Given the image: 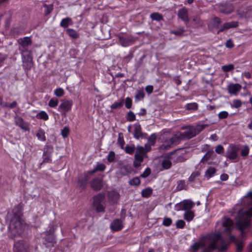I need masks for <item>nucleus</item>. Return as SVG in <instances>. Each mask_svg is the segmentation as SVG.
<instances>
[{
  "label": "nucleus",
  "mask_w": 252,
  "mask_h": 252,
  "mask_svg": "<svg viewBox=\"0 0 252 252\" xmlns=\"http://www.w3.org/2000/svg\"><path fill=\"white\" fill-rule=\"evenodd\" d=\"M134 129L133 136L134 138L138 139L142 135L141 127L139 124L135 123L132 125Z\"/></svg>",
  "instance_id": "aec40b11"
},
{
  "label": "nucleus",
  "mask_w": 252,
  "mask_h": 252,
  "mask_svg": "<svg viewBox=\"0 0 252 252\" xmlns=\"http://www.w3.org/2000/svg\"><path fill=\"white\" fill-rule=\"evenodd\" d=\"M151 173V170L150 168H146L143 173L141 175V176L143 178L147 177Z\"/></svg>",
  "instance_id": "603ef678"
},
{
  "label": "nucleus",
  "mask_w": 252,
  "mask_h": 252,
  "mask_svg": "<svg viewBox=\"0 0 252 252\" xmlns=\"http://www.w3.org/2000/svg\"><path fill=\"white\" fill-rule=\"evenodd\" d=\"M213 156L214 151L213 150H209L204 156L201 160L203 161H206L210 158H212Z\"/></svg>",
  "instance_id": "7c9ffc66"
},
{
  "label": "nucleus",
  "mask_w": 252,
  "mask_h": 252,
  "mask_svg": "<svg viewBox=\"0 0 252 252\" xmlns=\"http://www.w3.org/2000/svg\"><path fill=\"white\" fill-rule=\"evenodd\" d=\"M115 158V153L113 152H110L107 157L108 161L112 162L114 160Z\"/></svg>",
  "instance_id": "5fc2aeb1"
},
{
  "label": "nucleus",
  "mask_w": 252,
  "mask_h": 252,
  "mask_svg": "<svg viewBox=\"0 0 252 252\" xmlns=\"http://www.w3.org/2000/svg\"><path fill=\"white\" fill-rule=\"evenodd\" d=\"M184 32L185 30L184 28H180L178 30L172 32V33L176 35H182Z\"/></svg>",
  "instance_id": "13d9d810"
},
{
  "label": "nucleus",
  "mask_w": 252,
  "mask_h": 252,
  "mask_svg": "<svg viewBox=\"0 0 252 252\" xmlns=\"http://www.w3.org/2000/svg\"><path fill=\"white\" fill-rule=\"evenodd\" d=\"M64 90L61 88H57L54 92V94L58 97H61L64 94Z\"/></svg>",
  "instance_id": "e433bc0d"
},
{
  "label": "nucleus",
  "mask_w": 252,
  "mask_h": 252,
  "mask_svg": "<svg viewBox=\"0 0 252 252\" xmlns=\"http://www.w3.org/2000/svg\"><path fill=\"white\" fill-rule=\"evenodd\" d=\"M151 18L153 20L160 21L162 19V16L158 13H153L151 14Z\"/></svg>",
  "instance_id": "58836bf2"
},
{
  "label": "nucleus",
  "mask_w": 252,
  "mask_h": 252,
  "mask_svg": "<svg viewBox=\"0 0 252 252\" xmlns=\"http://www.w3.org/2000/svg\"><path fill=\"white\" fill-rule=\"evenodd\" d=\"M192 21L194 22V25L196 28L201 27L203 25L202 21L197 17H194Z\"/></svg>",
  "instance_id": "c9c22d12"
},
{
  "label": "nucleus",
  "mask_w": 252,
  "mask_h": 252,
  "mask_svg": "<svg viewBox=\"0 0 252 252\" xmlns=\"http://www.w3.org/2000/svg\"><path fill=\"white\" fill-rule=\"evenodd\" d=\"M238 26V23L237 22H231L224 23L222 27H221L220 30L218 31V33L220 32L232 28H235Z\"/></svg>",
  "instance_id": "4be33fe9"
},
{
  "label": "nucleus",
  "mask_w": 252,
  "mask_h": 252,
  "mask_svg": "<svg viewBox=\"0 0 252 252\" xmlns=\"http://www.w3.org/2000/svg\"><path fill=\"white\" fill-rule=\"evenodd\" d=\"M197 105L196 103H193L190 104H187L186 106V108L188 109H191L193 108H196Z\"/></svg>",
  "instance_id": "774afa93"
},
{
  "label": "nucleus",
  "mask_w": 252,
  "mask_h": 252,
  "mask_svg": "<svg viewBox=\"0 0 252 252\" xmlns=\"http://www.w3.org/2000/svg\"><path fill=\"white\" fill-rule=\"evenodd\" d=\"M172 221L171 219L168 218H166L164 219L162 223L164 226H168L171 225V224L172 223Z\"/></svg>",
  "instance_id": "8fccbe9b"
},
{
  "label": "nucleus",
  "mask_w": 252,
  "mask_h": 252,
  "mask_svg": "<svg viewBox=\"0 0 252 252\" xmlns=\"http://www.w3.org/2000/svg\"><path fill=\"white\" fill-rule=\"evenodd\" d=\"M25 59H23V66L27 69H30L32 66V59L29 58L27 61H25Z\"/></svg>",
  "instance_id": "bb28decb"
},
{
  "label": "nucleus",
  "mask_w": 252,
  "mask_h": 252,
  "mask_svg": "<svg viewBox=\"0 0 252 252\" xmlns=\"http://www.w3.org/2000/svg\"><path fill=\"white\" fill-rule=\"evenodd\" d=\"M36 136L38 140L44 141L46 140L45 132L43 130L39 129L36 133Z\"/></svg>",
  "instance_id": "473e14b6"
},
{
  "label": "nucleus",
  "mask_w": 252,
  "mask_h": 252,
  "mask_svg": "<svg viewBox=\"0 0 252 252\" xmlns=\"http://www.w3.org/2000/svg\"><path fill=\"white\" fill-rule=\"evenodd\" d=\"M14 252H27V246L23 243H17L14 245Z\"/></svg>",
  "instance_id": "412c9836"
},
{
  "label": "nucleus",
  "mask_w": 252,
  "mask_h": 252,
  "mask_svg": "<svg viewBox=\"0 0 252 252\" xmlns=\"http://www.w3.org/2000/svg\"><path fill=\"white\" fill-rule=\"evenodd\" d=\"M104 199V195L102 194H99L94 197V204L97 211L102 212L104 210V207L101 204Z\"/></svg>",
  "instance_id": "9b49d317"
},
{
  "label": "nucleus",
  "mask_w": 252,
  "mask_h": 252,
  "mask_svg": "<svg viewBox=\"0 0 252 252\" xmlns=\"http://www.w3.org/2000/svg\"><path fill=\"white\" fill-rule=\"evenodd\" d=\"M220 23V18L215 17L212 19L210 24H209V27H218Z\"/></svg>",
  "instance_id": "cd10ccee"
},
{
  "label": "nucleus",
  "mask_w": 252,
  "mask_h": 252,
  "mask_svg": "<svg viewBox=\"0 0 252 252\" xmlns=\"http://www.w3.org/2000/svg\"><path fill=\"white\" fill-rule=\"evenodd\" d=\"M178 16L179 18L182 19L186 24L189 23V18L187 9L183 8L180 9L178 12Z\"/></svg>",
  "instance_id": "f8f14e48"
},
{
  "label": "nucleus",
  "mask_w": 252,
  "mask_h": 252,
  "mask_svg": "<svg viewBox=\"0 0 252 252\" xmlns=\"http://www.w3.org/2000/svg\"><path fill=\"white\" fill-rule=\"evenodd\" d=\"M125 106L126 108L129 109L132 106V99L127 97L125 99Z\"/></svg>",
  "instance_id": "de8ad7c7"
},
{
  "label": "nucleus",
  "mask_w": 252,
  "mask_h": 252,
  "mask_svg": "<svg viewBox=\"0 0 252 252\" xmlns=\"http://www.w3.org/2000/svg\"><path fill=\"white\" fill-rule=\"evenodd\" d=\"M241 89V86L239 84H230L227 86L228 93L232 95H237Z\"/></svg>",
  "instance_id": "2eb2a0df"
},
{
  "label": "nucleus",
  "mask_w": 252,
  "mask_h": 252,
  "mask_svg": "<svg viewBox=\"0 0 252 252\" xmlns=\"http://www.w3.org/2000/svg\"><path fill=\"white\" fill-rule=\"evenodd\" d=\"M234 68V66L232 64L224 65L222 66V70L224 72H228Z\"/></svg>",
  "instance_id": "49530a36"
},
{
  "label": "nucleus",
  "mask_w": 252,
  "mask_h": 252,
  "mask_svg": "<svg viewBox=\"0 0 252 252\" xmlns=\"http://www.w3.org/2000/svg\"><path fill=\"white\" fill-rule=\"evenodd\" d=\"M243 203L244 206L239 210L236 219V226L241 231L249 226L252 216V191L248 193L243 198Z\"/></svg>",
  "instance_id": "f03ea898"
},
{
  "label": "nucleus",
  "mask_w": 252,
  "mask_h": 252,
  "mask_svg": "<svg viewBox=\"0 0 252 252\" xmlns=\"http://www.w3.org/2000/svg\"><path fill=\"white\" fill-rule=\"evenodd\" d=\"M66 32L70 37L73 38H77L78 37L79 35L78 33L73 29H68L66 30Z\"/></svg>",
  "instance_id": "2f4dec72"
},
{
  "label": "nucleus",
  "mask_w": 252,
  "mask_h": 252,
  "mask_svg": "<svg viewBox=\"0 0 252 252\" xmlns=\"http://www.w3.org/2000/svg\"><path fill=\"white\" fill-rule=\"evenodd\" d=\"M249 153V148L248 146H245L241 150V155L243 157H246Z\"/></svg>",
  "instance_id": "a18cd8bd"
},
{
  "label": "nucleus",
  "mask_w": 252,
  "mask_h": 252,
  "mask_svg": "<svg viewBox=\"0 0 252 252\" xmlns=\"http://www.w3.org/2000/svg\"><path fill=\"white\" fill-rule=\"evenodd\" d=\"M73 102L70 100H64L62 101L58 107V111L62 114H65L71 110Z\"/></svg>",
  "instance_id": "9d476101"
},
{
  "label": "nucleus",
  "mask_w": 252,
  "mask_h": 252,
  "mask_svg": "<svg viewBox=\"0 0 252 252\" xmlns=\"http://www.w3.org/2000/svg\"><path fill=\"white\" fill-rule=\"evenodd\" d=\"M215 152L219 154H223L224 152V148L221 145H219L216 147Z\"/></svg>",
  "instance_id": "3c124183"
},
{
  "label": "nucleus",
  "mask_w": 252,
  "mask_h": 252,
  "mask_svg": "<svg viewBox=\"0 0 252 252\" xmlns=\"http://www.w3.org/2000/svg\"><path fill=\"white\" fill-rule=\"evenodd\" d=\"M105 168L106 166L104 164L102 163L97 164L95 168L85 173V178L83 181H80V180L78 181V186L80 187V188H84L87 184V181L88 180L87 177L88 176L93 174L97 171H103L105 170Z\"/></svg>",
  "instance_id": "0eeeda50"
},
{
  "label": "nucleus",
  "mask_w": 252,
  "mask_h": 252,
  "mask_svg": "<svg viewBox=\"0 0 252 252\" xmlns=\"http://www.w3.org/2000/svg\"><path fill=\"white\" fill-rule=\"evenodd\" d=\"M125 151L127 153L131 154L133 153V152L134 151V147L126 146L125 148Z\"/></svg>",
  "instance_id": "052dcab7"
},
{
  "label": "nucleus",
  "mask_w": 252,
  "mask_h": 252,
  "mask_svg": "<svg viewBox=\"0 0 252 252\" xmlns=\"http://www.w3.org/2000/svg\"><path fill=\"white\" fill-rule=\"evenodd\" d=\"M216 169L213 167H209L205 171V176L208 179H209L214 176L216 173Z\"/></svg>",
  "instance_id": "a878e982"
},
{
  "label": "nucleus",
  "mask_w": 252,
  "mask_h": 252,
  "mask_svg": "<svg viewBox=\"0 0 252 252\" xmlns=\"http://www.w3.org/2000/svg\"><path fill=\"white\" fill-rule=\"evenodd\" d=\"M238 151L239 148L237 146L231 144L227 149L226 157L230 159H233L236 161L239 158L238 155Z\"/></svg>",
  "instance_id": "1a4fd4ad"
},
{
  "label": "nucleus",
  "mask_w": 252,
  "mask_h": 252,
  "mask_svg": "<svg viewBox=\"0 0 252 252\" xmlns=\"http://www.w3.org/2000/svg\"><path fill=\"white\" fill-rule=\"evenodd\" d=\"M119 41L121 45L126 47L133 43V40L129 37H120Z\"/></svg>",
  "instance_id": "5701e85b"
},
{
  "label": "nucleus",
  "mask_w": 252,
  "mask_h": 252,
  "mask_svg": "<svg viewBox=\"0 0 252 252\" xmlns=\"http://www.w3.org/2000/svg\"><path fill=\"white\" fill-rule=\"evenodd\" d=\"M194 217V213L192 211H186L184 214V218L187 221H191Z\"/></svg>",
  "instance_id": "393cba45"
},
{
  "label": "nucleus",
  "mask_w": 252,
  "mask_h": 252,
  "mask_svg": "<svg viewBox=\"0 0 252 252\" xmlns=\"http://www.w3.org/2000/svg\"><path fill=\"white\" fill-rule=\"evenodd\" d=\"M130 186H138L140 184V180L138 177H134L128 182Z\"/></svg>",
  "instance_id": "72a5a7b5"
},
{
  "label": "nucleus",
  "mask_w": 252,
  "mask_h": 252,
  "mask_svg": "<svg viewBox=\"0 0 252 252\" xmlns=\"http://www.w3.org/2000/svg\"><path fill=\"white\" fill-rule=\"evenodd\" d=\"M233 11V8L231 5L228 6L227 8L223 10V12L228 14Z\"/></svg>",
  "instance_id": "e2e57ef3"
},
{
  "label": "nucleus",
  "mask_w": 252,
  "mask_h": 252,
  "mask_svg": "<svg viewBox=\"0 0 252 252\" xmlns=\"http://www.w3.org/2000/svg\"><path fill=\"white\" fill-rule=\"evenodd\" d=\"M102 187V181L100 179L95 178L91 183V187L94 190H98Z\"/></svg>",
  "instance_id": "6ab92c4d"
},
{
  "label": "nucleus",
  "mask_w": 252,
  "mask_h": 252,
  "mask_svg": "<svg viewBox=\"0 0 252 252\" xmlns=\"http://www.w3.org/2000/svg\"><path fill=\"white\" fill-rule=\"evenodd\" d=\"M9 227L13 233L20 234L23 232L25 224L19 217H14L10 222Z\"/></svg>",
  "instance_id": "20e7f679"
},
{
  "label": "nucleus",
  "mask_w": 252,
  "mask_h": 252,
  "mask_svg": "<svg viewBox=\"0 0 252 252\" xmlns=\"http://www.w3.org/2000/svg\"><path fill=\"white\" fill-rule=\"evenodd\" d=\"M48 242L51 243V245H53L54 243L55 242V237L53 234H51L49 235V238L47 240Z\"/></svg>",
  "instance_id": "680f3d73"
},
{
  "label": "nucleus",
  "mask_w": 252,
  "mask_h": 252,
  "mask_svg": "<svg viewBox=\"0 0 252 252\" xmlns=\"http://www.w3.org/2000/svg\"><path fill=\"white\" fill-rule=\"evenodd\" d=\"M216 227L220 232L229 233L233 229L234 226L230 219L223 218L217 222Z\"/></svg>",
  "instance_id": "7ed1b4c3"
},
{
  "label": "nucleus",
  "mask_w": 252,
  "mask_h": 252,
  "mask_svg": "<svg viewBox=\"0 0 252 252\" xmlns=\"http://www.w3.org/2000/svg\"><path fill=\"white\" fill-rule=\"evenodd\" d=\"M126 119L127 121L132 122L135 120V115L134 113L131 111H129L127 114Z\"/></svg>",
  "instance_id": "79ce46f5"
},
{
  "label": "nucleus",
  "mask_w": 252,
  "mask_h": 252,
  "mask_svg": "<svg viewBox=\"0 0 252 252\" xmlns=\"http://www.w3.org/2000/svg\"><path fill=\"white\" fill-rule=\"evenodd\" d=\"M194 205V202L190 199L184 200L183 201L176 204L175 209L177 211H189Z\"/></svg>",
  "instance_id": "6e6552de"
},
{
  "label": "nucleus",
  "mask_w": 252,
  "mask_h": 252,
  "mask_svg": "<svg viewBox=\"0 0 252 252\" xmlns=\"http://www.w3.org/2000/svg\"><path fill=\"white\" fill-rule=\"evenodd\" d=\"M15 122L16 124L25 130L29 129V126L27 123L25 122L23 119L19 117L15 118Z\"/></svg>",
  "instance_id": "a211bd4d"
},
{
  "label": "nucleus",
  "mask_w": 252,
  "mask_h": 252,
  "mask_svg": "<svg viewBox=\"0 0 252 252\" xmlns=\"http://www.w3.org/2000/svg\"><path fill=\"white\" fill-rule=\"evenodd\" d=\"M205 127V126L204 125H200L194 127L195 131L196 132V134L201 131Z\"/></svg>",
  "instance_id": "6e6d98bb"
},
{
  "label": "nucleus",
  "mask_w": 252,
  "mask_h": 252,
  "mask_svg": "<svg viewBox=\"0 0 252 252\" xmlns=\"http://www.w3.org/2000/svg\"><path fill=\"white\" fill-rule=\"evenodd\" d=\"M162 165L164 169H168L171 166V162L169 159H165L163 160Z\"/></svg>",
  "instance_id": "f704fd0d"
},
{
  "label": "nucleus",
  "mask_w": 252,
  "mask_h": 252,
  "mask_svg": "<svg viewBox=\"0 0 252 252\" xmlns=\"http://www.w3.org/2000/svg\"><path fill=\"white\" fill-rule=\"evenodd\" d=\"M145 89L147 93L150 94L152 93L153 91V87L151 85H149L146 87Z\"/></svg>",
  "instance_id": "69168bd1"
},
{
  "label": "nucleus",
  "mask_w": 252,
  "mask_h": 252,
  "mask_svg": "<svg viewBox=\"0 0 252 252\" xmlns=\"http://www.w3.org/2000/svg\"><path fill=\"white\" fill-rule=\"evenodd\" d=\"M123 104V100L121 101L120 102H115L111 105L110 108H111V109H115L122 107Z\"/></svg>",
  "instance_id": "37998d69"
},
{
  "label": "nucleus",
  "mask_w": 252,
  "mask_h": 252,
  "mask_svg": "<svg viewBox=\"0 0 252 252\" xmlns=\"http://www.w3.org/2000/svg\"><path fill=\"white\" fill-rule=\"evenodd\" d=\"M124 227L122 221L119 219L114 220L110 224V228L112 231H118Z\"/></svg>",
  "instance_id": "4468645a"
},
{
  "label": "nucleus",
  "mask_w": 252,
  "mask_h": 252,
  "mask_svg": "<svg viewBox=\"0 0 252 252\" xmlns=\"http://www.w3.org/2000/svg\"><path fill=\"white\" fill-rule=\"evenodd\" d=\"M185 222L182 220H178L176 223V227L178 228H183L185 226Z\"/></svg>",
  "instance_id": "c03bdc74"
},
{
  "label": "nucleus",
  "mask_w": 252,
  "mask_h": 252,
  "mask_svg": "<svg viewBox=\"0 0 252 252\" xmlns=\"http://www.w3.org/2000/svg\"><path fill=\"white\" fill-rule=\"evenodd\" d=\"M157 139V135L155 133H153L148 138V143L145 145V150L146 152H149L151 150V146L155 144Z\"/></svg>",
  "instance_id": "f3484780"
},
{
  "label": "nucleus",
  "mask_w": 252,
  "mask_h": 252,
  "mask_svg": "<svg viewBox=\"0 0 252 252\" xmlns=\"http://www.w3.org/2000/svg\"><path fill=\"white\" fill-rule=\"evenodd\" d=\"M118 142L119 143V144L121 145V147L123 148V146L125 144L124 140L122 137H121L120 136L119 137L118 139Z\"/></svg>",
  "instance_id": "338daca9"
},
{
  "label": "nucleus",
  "mask_w": 252,
  "mask_h": 252,
  "mask_svg": "<svg viewBox=\"0 0 252 252\" xmlns=\"http://www.w3.org/2000/svg\"><path fill=\"white\" fill-rule=\"evenodd\" d=\"M199 174L198 172H195L192 173L191 174V175H190V176L189 177V181L190 182L193 181L195 178L197 177L199 175Z\"/></svg>",
  "instance_id": "bf43d9fd"
},
{
  "label": "nucleus",
  "mask_w": 252,
  "mask_h": 252,
  "mask_svg": "<svg viewBox=\"0 0 252 252\" xmlns=\"http://www.w3.org/2000/svg\"><path fill=\"white\" fill-rule=\"evenodd\" d=\"M208 244L209 245L208 248L209 251L216 249L220 252L225 250L227 246L221 237L220 234L218 233L202 238L198 242L194 243L191 247V249L194 251H196Z\"/></svg>",
  "instance_id": "f257e3e1"
},
{
  "label": "nucleus",
  "mask_w": 252,
  "mask_h": 252,
  "mask_svg": "<svg viewBox=\"0 0 252 252\" xmlns=\"http://www.w3.org/2000/svg\"><path fill=\"white\" fill-rule=\"evenodd\" d=\"M228 115V113L226 111H221L219 113L218 116L220 119H224L226 118Z\"/></svg>",
  "instance_id": "864d4df0"
},
{
  "label": "nucleus",
  "mask_w": 252,
  "mask_h": 252,
  "mask_svg": "<svg viewBox=\"0 0 252 252\" xmlns=\"http://www.w3.org/2000/svg\"><path fill=\"white\" fill-rule=\"evenodd\" d=\"M18 43L23 47L28 46L31 44L32 41L29 37H25L23 38H20L18 40Z\"/></svg>",
  "instance_id": "b1692460"
},
{
  "label": "nucleus",
  "mask_w": 252,
  "mask_h": 252,
  "mask_svg": "<svg viewBox=\"0 0 252 252\" xmlns=\"http://www.w3.org/2000/svg\"><path fill=\"white\" fill-rule=\"evenodd\" d=\"M146 150L145 148L140 146H137L135 154V160L134 165L135 167H138L143 161V158L146 156Z\"/></svg>",
  "instance_id": "423d86ee"
},
{
  "label": "nucleus",
  "mask_w": 252,
  "mask_h": 252,
  "mask_svg": "<svg viewBox=\"0 0 252 252\" xmlns=\"http://www.w3.org/2000/svg\"><path fill=\"white\" fill-rule=\"evenodd\" d=\"M145 96V94L143 91H139L135 95V101H139Z\"/></svg>",
  "instance_id": "a19ab883"
},
{
  "label": "nucleus",
  "mask_w": 252,
  "mask_h": 252,
  "mask_svg": "<svg viewBox=\"0 0 252 252\" xmlns=\"http://www.w3.org/2000/svg\"><path fill=\"white\" fill-rule=\"evenodd\" d=\"M37 117L44 120H47L49 118L48 115L45 111H41L37 114Z\"/></svg>",
  "instance_id": "ea45409f"
},
{
  "label": "nucleus",
  "mask_w": 252,
  "mask_h": 252,
  "mask_svg": "<svg viewBox=\"0 0 252 252\" xmlns=\"http://www.w3.org/2000/svg\"><path fill=\"white\" fill-rule=\"evenodd\" d=\"M226 47L229 48H231L234 46V44L231 40H228L226 43Z\"/></svg>",
  "instance_id": "0e129e2a"
},
{
  "label": "nucleus",
  "mask_w": 252,
  "mask_h": 252,
  "mask_svg": "<svg viewBox=\"0 0 252 252\" xmlns=\"http://www.w3.org/2000/svg\"><path fill=\"white\" fill-rule=\"evenodd\" d=\"M152 191L150 188H146L142 190L141 195L143 197H148L152 194Z\"/></svg>",
  "instance_id": "c85d7f7f"
},
{
  "label": "nucleus",
  "mask_w": 252,
  "mask_h": 252,
  "mask_svg": "<svg viewBox=\"0 0 252 252\" xmlns=\"http://www.w3.org/2000/svg\"><path fill=\"white\" fill-rule=\"evenodd\" d=\"M108 201L111 204H116L119 200L120 194L115 191L112 190L108 193Z\"/></svg>",
  "instance_id": "ddd939ff"
},
{
  "label": "nucleus",
  "mask_w": 252,
  "mask_h": 252,
  "mask_svg": "<svg viewBox=\"0 0 252 252\" xmlns=\"http://www.w3.org/2000/svg\"><path fill=\"white\" fill-rule=\"evenodd\" d=\"M71 24V19L69 18H64L62 20L60 25L63 28H66Z\"/></svg>",
  "instance_id": "c756f323"
},
{
  "label": "nucleus",
  "mask_w": 252,
  "mask_h": 252,
  "mask_svg": "<svg viewBox=\"0 0 252 252\" xmlns=\"http://www.w3.org/2000/svg\"><path fill=\"white\" fill-rule=\"evenodd\" d=\"M58 103L59 100L58 99L52 98L49 101L48 105L51 107H55L58 105Z\"/></svg>",
  "instance_id": "4c0bfd02"
},
{
  "label": "nucleus",
  "mask_w": 252,
  "mask_h": 252,
  "mask_svg": "<svg viewBox=\"0 0 252 252\" xmlns=\"http://www.w3.org/2000/svg\"><path fill=\"white\" fill-rule=\"evenodd\" d=\"M69 128L67 127H64L61 132L63 138L66 137L69 134Z\"/></svg>",
  "instance_id": "09e8293b"
},
{
  "label": "nucleus",
  "mask_w": 252,
  "mask_h": 252,
  "mask_svg": "<svg viewBox=\"0 0 252 252\" xmlns=\"http://www.w3.org/2000/svg\"><path fill=\"white\" fill-rule=\"evenodd\" d=\"M242 105L241 101L238 99H235L233 101V106L235 108H239Z\"/></svg>",
  "instance_id": "4d7b16f0"
},
{
  "label": "nucleus",
  "mask_w": 252,
  "mask_h": 252,
  "mask_svg": "<svg viewBox=\"0 0 252 252\" xmlns=\"http://www.w3.org/2000/svg\"><path fill=\"white\" fill-rule=\"evenodd\" d=\"M181 134L183 135V137L180 139H183L184 138L189 139L195 136L196 135V132L194 126H189L188 127L187 129L185 132V134H182V133Z\"/></svg>",
  "instance_id": "dca6fc26"
},
{
  "label": "nucleus",
  "mask_w": 252,
  "mask_h": 252,
  "mask_svg": "<svg viewBox=\"0 0 252 252\" xmlns=\"http://www.w3.org/2000/svg\"><path fill=\"white\" fill-rule=\"evenodd\" d=\"M183 135L181 132H177L172 137H170L169 139L165 140L163 142L162 144L160 147V149L163 150H168L170 147L176 144L181 138Z\"/></svg>",
  "instance_id": "39448f33"
}]
</instances>
